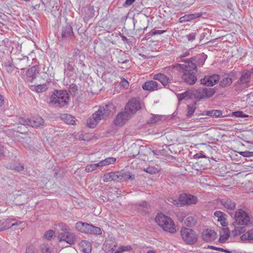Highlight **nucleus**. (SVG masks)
Segmentation results:
<instances>
[{
	"mask_svg": "<svg viewBox=\"0 0 253 253\" xmlns=\"http://www.w3.org/2000/svg\"><path fill=\"white\" fill-rule=\"evenodd\" d=\"M231 216L234 215L235 222L231 226L234 229L232 233L234 236L240 235L244 233L246 228L245 226H248L252 224L251 218L249 214L242 209H239L234 213H230Z\"/></svg>",
	"mask_w": 253,
	"mask_h": 253,
	"instance_id": "f257e3e1",
	"label": "nucleus"
},
{
	"mask_svg": "<svg viewBox=\"0 0 253 253\" xmlns=\"http://www.w3.org/2000/svg\"><path fill=\"white\" fill-rule=\"evenodd\" d=\"M115 106L112 103H108L100 106L99 109L87 120L86 124L89 128H94L101 120H106L113 113Z\"/></svg>",
	"mask_w": 253,
	"mask_h": 253,
	"instance_id": "f03ea898",
	"label": "nucleus"
},
{
	"mask_svg": "<svg viewBox=\"0 0 253 253\" xmlns=\"http://www.w3.org/2000/svg\"><path fill=\"white\" fill-rule=\"evenodd\" d=\"M179 68L182 71L181 78L183 82L187 84L193 85L197 80L196 73L197 72L196 67L191 62L187 64H177L174 67Z\"/></svg>",
	"mask_w": 253,
	"mask_h": 253,
	"instance_id": "7ed1b4c3",
	"label": "nucleus"
},
{
	"mask_svg": "<svg viewBox=\"0 0 253 253\" xmlns=\"http://www.w3.org/2000/svg\"><path fill=\"white\" fill-rule=\"evenodd\" d=\"M69 99V95L66 90H55L50 96L49 103L62 107L68 105Z\"/></svg>",
	"mask_w": 253,
	"mask_h": 253,
	"instance_id": "20e7f679",
	"label": "nucleus"
},
{
	"mask_svg": "<svg viewBox=\"0 0 253 253\" xmlns=\"http://www.w3.org/2000/svg\"><path fill=\"white\" fill-rule=\"evenodd\" d=\"M155 221L165 231L173 233L176 230V226L172 219L162 213L158 214Z\"/></svg>",
	"mask_w": 253,
	"mask_h": 253,
	"instance_id": "39448f33",
	"label": "nucleus"
},
{
	"mask_svg": "<svg viewBox=\"0 0 253 253\" xmlns=\"http://www.w3.org/2000/svg\"><path fill=\"white\" fill-rule=\"evenodd\" d=\"M60 33L61 37L60 41L62 42H69L75 40V35L72 27L69 24L62 26L60 29Z\"/></svg>",
	"mask_w": 253,
	"mask_h": 253,
	"instance_id": "423d86ee",
	"label": "nucleus"
},
{
	"mask_svg": "<svg viewBox=\"0 0 253 253\" xmlns=\"http://www.w3.org/2000/svg\"><path fill=\"white\" fill-rule=\"evenodd\" d=\"M141 108V106L139 101L135 98H132L126 104L125 111L126 114H128L131 117L137 111L140 110Z\"/></svg>",
	"mask_w": 253,
	"mask_h": 253,
	"instance_id": "0eeeda50",
	"label": "nucleus"
},
{
	"mask_svg": "<svg viewBox=\"0 0 253 253\" xmlns=\"http://www.w3.org/2000/svg\"><path fill=\"white\" fill-rule=\"evenodd\" d=\"M153 79L160 82L165 88L173 91L174 86L170 84V80L164 74L159 73L154 76Z\"/></svg>",
	"mask_w": 253,
	"mask_h": 253,
	"instance_id": "6e6552de",
	"label": "nucleus"
},
{
	"mask_svg": "<svg viewBox=\"0 0 253 253\" xmlns=\"http://www.w3.org/2000/svg\"><path fill=\"white\" fill-rule=\"evenodd\" d=\"M131 117L126 113V112H121L118 113L114 120V124L115 126H124L126 122L130 119Z\"/></svg>",
	"mask_w": 253,
	"mask_h": 253,
	"instance_id": "1a4fd4ad",
	"label": "nucleus"
},
{
	"mask_svg": "<svg viewBox=\"0 0 253 253\" xmlns=\"http://www.w3.org/2000/svg\"><path fill=\"white\" fill-rule=\"evenodd\" d=\"M207 58V55L205 54L204 53H202L191 58L185 63L186 64H187L188 63L191 62L197 68V66H201L203 65Z\"/></svg>",
	"mask_w": 253,
	"mask_h": 253,
	"instance_id": "9d476101",
	"label": "nucleus"
},
{
	"mask_svg": "<svg viewBox=\"0 0 253 253\" xmlns=\"http://www.w3.org/2000/svg\"><path fill=\"white\" fill-rule=\"evenodd\" d=\"M220 79V76L216 74H213L209 77H205L201 80V84L207 86H212L216 84Z\"/></svg>",
	"mask_w": 253,
	"mask_h": 253,
	"instance_id": "9b49d317",
	"label": "nucleus"
},
{
	"mask_svg": "<svg viewBox=\"0 0 253 253\" xmlns=\"http://www.w3.org/2000/svg\"><path fill=\"white\" fill-rule=\"evenodd\" d=\"M51 83L52 81L51 80H47L44 84H38L37 85H31L30 88L32 91L37 93H42L45 91Z\"/></svg>",
	"mask_w": 253,
	"mask_h": 253,
	"instance_id": "f8f14e48",
	"label": "nucleus"
},
{
	"mask_svg": "<svg viewBox=\"0 0 253 253\" xmlns=\"http://www.w3.org/2000/svg\"><path fill=\"white\" fill-rule=\"evenodd\" d=\"M92 224L83 221H78L76 224V228L81 232L88 234L90 229L92 228Z\"/></svg>",
	"mask_w": 253,
	"mask_h": 253,
	"instance_id": "ddd939ff",
	"label": "nucleus"
},
{
	"mask_svg": "<svg viewBox=\"0 0 253 253\" xmlns=\"http://www.w3.org/2000/svg\"><path fill=\"white\" fill-rule=\"evenodd\" d=\"M219 203L228 210L233 211L236 209V204L232 200L225 198L219 200Z\"/></svg>",
	"mask_w": 253,
	"mask_h": 253,
	"instance_id": "4468645a",
	"label": "nucleus"
},
{
	"mask_svg": "<svg viewBox=\"0 0 253 253\" xmlns=\"http://www.w3.org/2000/svg\"><path fill=\"white\" fill-rule=\"evenodd\" d=\"M187 194L182 193L180 194L179 197L178 199H173L172 198H170L169 199V201L173 203V205L176 206H184L187 205Z\"/></svg>",
	"mask_w": 253,
	"mask_h": 253,
	"instance_id": "2eb2a0df",
	"label": "nucleus"
},
{
	"mask_svg": "<svg viewBox=\"0 0 253 253\" xmlns=\"http://www.w3.org/2000/svg\"><path fill=\"white\" fill-rule=\"evenodd\" d=\"M144 90L152 91L160 88L157 82L155 81H148L146 82L142 85Z\"/></svg>",
	"mask_w": 253,
	"mask_h": 253,
	"instance_id": "dca6fc26",
	"label": "nucleus"
},
{
	"mask_svg": "<svg viewBox=\"0 0 253 253\" xmlns=\"http://www.w3.org/2000/svg\"><path fill=\"white\" fill-rule=\"evenodd\" d=\"M214 215L217 218V221L220 222V224L223 227H226L228 225L227 215L225 213L216 211L214 212Z\"/></svg>",
	"mask_w": 253,
	"mask_h": 253,
	"instance_id": "f3484780",
	"label": "nucleus"
},
{
	"mask_svg": "<svg viewBox=\"0 0 253 253\" xmlns=\"http://www.w3.org/2000/svg\"><path fill=\"white\" fill-rule=\"evenodd\" d=\"M39 73L38 68L35 66H32L26 71V75L29 78L27 79L29 82L33 81L36 78L37 75Z\"/></svg>",
	"mask_w": 253,
	"mask_h": 253,
	"instance_id": "a211bd4d",
	"label": "nucleus"
},
{
	"mask_svg": "<svg viewBox=\"0 0 253 253\" xmlns=\"http://www.w3.org/2000/svg\"><path fill=\"white\" fill-rule=\"evenodd\" d=\"M30 126L33 127H38L44 126V121L39 116L33 117L30 119Z\"/></svg>",
	"mask_w": 253,
	"mask_h": 253,
	"instance_id": "6ab92c4d",
	"label": "nucleus"
},
{
	"mask_svg": "<svg viewBox=\"0 0 253 253\" xmlns=\"http://www.w3.org/2000/svg\"><path fill=\"white\" fill-rule=\"evenodd\" d=\"M119 178L120 181H127L130 180L132 181L134 179V175L132 174L129 171L125 170L119 171Z\"/></svg>",
	"mask_w": 253,
	"mask_h": 253,
	"instance_id": "aec40b11",
	"label": "nucleus"
},
{
	"mask_svg": "<svg viewBox=\"0 0 253 253\" xmlns=\"http://www.w3.org/2000/svg\"><path fill=\"white\" fill-rule=\"evenodd\" d=\"M202 15L203 14L201 12L185 15L184 16H182L179 18V22L182 23L187 21H190L201 17Z\"/></svg>",
	"mask_w": 253,
	"mask_h": 253,
	"instance_id": "412c9836",
	"label": "nucleus"
},
{
	"mask_svg": "<svg viewBox=\"0 0 253 253\" xmlns=\"http://www.w3.org/2000/svg\"><path fill=\"white\" fill-rule=\"evenodd\" d=\"M119 171L115 172H110L105 173L103 176V181L104 182H109L111 181H119Z\"/></svg>",
	"mask_w": 253,
	"mask_h": 253,
	"instance_id": "4be33fe9",
	"label": "nucleus"
},
{
	"mask_svg": "<svg viewBox=\"0 0 253 253\" xmlns=\"http://www.w3.org/2000/svg\"><path fill=\"white\" fill-rule=\"evenodd\" d=\"M55 225L58 226L60 228L61 230L64 232L62 237H75L73 234L70 232V229L68 225L62 222L55 224Z\"/></svg>",
	"mask_w": 253,
	"mask_h": 253,
	"instance_id": "5701e85b",
	"label": "nucleus"
},
{
	"mask_svg": "<svg viewBox=\"0 0 253 253\" xmlns=\"http://www.w3.org/2000/svg\"><path fill=\"white\" fill-rule=\"evenodd\" d=\"M222 111L219 110H212L204 111L201 115L203 116L206 115L214 118L223 117Z\"/></svg>",
	"mask_w": 253,
	"mask_h": 253,
	"instance_id": "b1692460",
	"label": "nucleus"
},
{
	"mask_svg": "<svg viewBox=\"0 0 253 253\" xmlns=\"http://www.w3.org/2000/svg\"><path fill=\"white\" fill-rule=\"evenodd\" d=\"M250 73L249 72H244L242 73L241 77L237 82L236 86L237 84H246L250 82Z\"/></svg>",
	"mask_w": 253,
	"mask_h": 253,
	"instance_id": "393cba45",
	"label": "nucleus"
},
{
	"mask_svg": "<svg viewBox=\"0 0 253 253\" xmlns=\"http://www.w3.org/2000/svg\"><path fill=\"white\" fill-rule=\"evenodd\" d=\"M80 247L84 253H89L91 251L92 247L89 241L83 240L79 244Z\"/></svg>",
	"mask_w": 253,
	"mask_h": 253,
	"instance_id": "a878e982",
	"label": "nucleus"
},
{
	"mask_svg": "<svg viewBox=\"0 0 253 253\" xmlns=\"http://www.w3.org/2000/svg\"><path fill=\"white\" fill-rule=\"evenodd\" d=\"M195 231L192 229L182 227L180 230L181 237H194Z\"/></svg>",
	"mask_w": 253,
	"mask_h": 253,
	"instance_id": "bb28decb",
	"label": "nucleus"
},
{
	"mask_svg": "<svg viewBox=\"0 0 253 253\" xmlns=\"http://www.w3.org/2000/svg\"><path fill=\"white\" fill-rule=\"evenodd\" d=\"M18 67L17 69L20 70L24 69L26 67L29 66V58L27 56H24L23 58H19Z\"/></svg>",
	"mask_w": 253,
	"mask_h": 253,
	"instance_id": "cd10ccee",
	"label": "nucleus"
},
{
	"mask_svg": "<svg viewBox=\"0 0 253 253\" xmlns=\"http://www.w3.org/2000/svg\"><path fill=\"white\" fill-rule=\"evenodd\" d=\"M75 238H60L59 240V245L62 248L68 247L69 245H73L75 244Z\"/></svg>",
	"mask_w": 253,
	"mask_h": 253,
	"instance_id": "c85d7f7f",
	"label": "nucleus"
},
{
	"mask_svg": "<svg viewBox=\"0 0 253 253\" xmlns=\"http://www.w3.org/2000/svg\"><path fill=\"white\" fill-rule=\"evenodd\" d=\"M194 97L196 99H204V94L203 88H200L198 89L191 90V97Z\"/></svg>",
	"mask_w": 253,
	"mask_h": 253,
	"instance_id": "c756f323",
	"label": "nucleus"
},
{
	"mask_svg": "<svg viewBox=\"0 0 253 253\" xmlns=\"http://www.w3.org/2000/svg\"><path fill=\"white\" fill-rule=\"evenodd\" d=\"M116 244H114L113 245L109 247V249H110L113 253H122L124 252L130 251L131 250V248L130 246H122L120 247L117 251L114 252V248L116 247Z\"/></svg>",
	"mask_w": 253,
	"mask_h": 253,
	"instance_id": "7c9ffc66",
	"label": "nucleus"
},
{
	"mask_svg": "<svg viewBox=\"0 0 253 253\" xmlns=\"http://www.w3.org/2000/svg\"><path fill=\"white\" fill-rule=\"evenodd\" d=\"M2 222V230L8 229L11 227L19 224L17 222H14L13 220L6 219L1 220Z\"/></svg>",
	"mask_w": 253,
	"mask_h": 253,
	"instance_id": "2f4dec72",
	"label": "nucleus"
},
{
	"mask_svg": "<svg viewBox=\"0 0 253 253\" xmlns=\"http://www.w3.org/2000/svg\"><path fill=\"white\" fill-rule=\"evenodd\" d=\"M203 90L205 98H209L217 91V89L216 87L214 88L204 87Z\"/></svg>",
	"mask_w": 253,
	"mask_h": 253,
	"instance_id": "473e14b6",
	"label": "nucleus"
},
{
	"mask_svg": "<svg viewBox=\"0 0 253 253\" xmlns=\"http://www.w3.org/2000/svg\"><path fill=\"white\" fill-rule=\"evenodd\" d=\"M9 167L11 169L14 170L19 172H21L24 169V167L23 165L17 162H14L12 164H10Z\"/></svg>",
	"mask_w": 253,
	"mask_h": 253,
	"instance_id": "72a5a7b5",
	"label": "nucleus"
},
{
	"mask_svg": "<svg viewBox=\"0 0 253 253\" xmlns=\"http://www.w3.org/2000/svg\"><path fill=\"white\" fill-rule=\"evenodd\" d=\"M61 119L68 124L73 125L75 124V118L71 115L63 114L61 116Z\"/></svg>",
	"mask_w": 253,
	"mask_h": 253,
	"instance_id": "f704fd0d",
	"label": "nucleus"
},
{
	"mask_svg": "<svg viewBox=\"0 0 253 253\" xmlns=\"http://www.w3.org/2000/svg\"><path fill=\"white\" fill-rule=\"evenodd\" d=\"M136 208L138 211L146 212L148 209L149 205L146 201H142L136 204Z\"/></svg>",
	"mask_w": 253,
	"mask_h": 253,
	"instance_id": "c9c22d12",
	"label": "nucleus"
},
{
	"mask_svg": "<svg viewBox=\"0 0 253 253\" xmlns=\"http://www.w3.org/2000/svg\"><path fill=\"white\" fill-rule=\"evenodd\" d=\"M197 220L193 216H189L184 222V224L188 227H193L196 225Z\"/></svg>",
	"mask_w": 253,
	"mask_h": 253,
	"instance_id": "e433bc0d",
	"label": "nucleus"
},
{
	"mask_svg": "<svg viewBox=\"0 0 253 253\" xmlns=\"http://www.w3.org/2000/svg\"><path fill=\"white\" fill-rule=\"evenodd\" d=\"M177 97L179 101H180L184 99L192 98L191 97V90H188L182 93L177 94Z\"/></svg>",
	"mask_w": 253,
	"mask_h": 253,
	"instance_id": "4c0bfd02",
	"label": "nucleus"
},
{
	"mask_svg": "<svg viewBox=\"0 0 253 253\" xmlns=\"http://www.w3.org/2000/svg\"><path fill=\"white\" fill-rule=\"evenodd\" d=\"M202 235L205 237H215L216 233L211 228H207L203 230Z\"/></svg>",
	"mask_w": 253,
	"mask_h": 253,
	"instance_id": "58836bf2",
	"label": "nucleus"
},
{
	"mask_svg": "<svg viewBox=\"0 0 253 253\" xmlns=\"http://www.w3.org/2000/svg\"><path fill=\"white\" fill-rule=\"evenodd\" d=\"M232 83V80L229 77L223 78L220 82L219 85L222 87L229 86Z\"/></svg>",
	"mask_w": 253,
	"mask_h": 253,
	"instance_id": "ea45409f",
	"label": "nucleus"
},
{
	"mask_svg": "<svg viewBox=\"0 0 253 253\" xmlns=\"http://www.w3.org/2000/svg\"><path fill=\"white\" fill-rule=\"evenodd\" d=\"M161 120V116L158 115H152L147 120V124H154Z\"/></svg>",
	"mask_w": 253,
	"mask_h": 253,
	"instance_id": "a19ab883",
	"label": "nucleus"
},
{
	"mask_svg": "<svg viewBox=\"0 0 253 253\" xmlns=\"http://www.w3.org/2000/svg\"><path fill=\"white\" fill-rule=\"evenodd\" d=\"M187 205L195 204L197 202V198L196 196L190 194H187Z\"/></svg>",
	"mask_w": 253,
	"mask_h": 253,
	"instance_id": "79ce46f5",
	"label": "nucleus"
},
{
	"mask_svg": "<svg viewBox=\"0 0 253 253\" xmlns=\"http://www.w3.org/2000/svg\"><path fill=\"white\" fill-rule=\"evenodd\" d=\"M92 228L90 229L89 233L88 234H92L94 235H99L102 234V229L97 226L92 225Z\"/></svg>",
	"mask_w": 253,
	"mask_h": 253,
	"instance_id": "37998d69",
	"label": "nucleus"
},
{
	"mask_svg": "<svg viewBox=\"0 0 253 253\" xmlns=\"http://www.w3.org/2000/svg\"><path fill=\"white\" fill-rule=\"evenodd\" d=\"M196 109V107L195 105H188L187 106L186 116L190 118L193 115Z\"/></svg>",
	"mask_w": 253,
	"mask_h": 253,
	"instance_id": "c03bdc74",
	"label": "nucleus"
},
{
	"mask_svg": "<svg viewBox=\"0 0 253 253\" xmlns=\"http://www.w3.org/2000/svg\"><path fill=\"white\" fill-rule=\"evenodd\" d=\"M116 161V158L113 157H109L101 161L102 165L103 166L109 165L111 164H114Z\"/></svg>",
	"mask_w": 253,
	"mask_h": 253,
	"instance_id": "a18cd8bd",
	"label": "nucleus"
},
{
	"mask_svg": "<svg viewBox=\"0 0 253 253\" xmlns=\"http://www.w3.org/2000/svg\"><path fill=\"white\" fill-rule=\"evenodd\" d=\"M69 89L70 92L74 95H75L78 93L79 90L78 86L75 84H70Z\"/></svg>",
	"mask_w": 253,
	"mask_h": 253,
	"instance_id": "49530a36",
	"label": "nucleus"
},
{
	"mask_svg": "<svg viewBox=\"0 0 253 253\" xmlns=\"http://www.w3.org/2000/svg\"><path fill=\"white\" fill-rule=\"evenodd\" d=\"M18 122L23 126H30V119L22 117H19L17 120Z\"/></svg>",
	"mask_w": 253,
	"mask_h": 253,
	"instance_id": "de8ad7c7",
	"label": "nucleus"
},
{
	"mask_svg": "<svg viewBox=\"0 0 253 253\" xmlns=\"http://www.w3.org/2000/svg\"><path fill=\"white\" fill-rule=\"evenodd\" d=\"M41 251L42 253H52V249L47 244L41 246Z\"/></svg>",
	"mask_w": 253,
	"mask_h": 253,
	"instance_id": "09e8293b",
	"label": "nucleus"
},
{
	"mask_svg": "<svg viewBox=\"0 0 253 253\" xmlns=\"http://www.w3.org/2000/svg\"><path fill=\"white\" fill-rule=\"evenodd\" d=\"M94 15V9L93 7H89L87 10L85 12V17L90 18Z\"/></svg>",
	"mask_w": 253,
	"mask_h": 253,
	"instance_id": "8fccbe9b",
	"label": "nucleus"
},
{
	"mask_svg": "<svg viewBox=\"0 0 253 253\" xmlns=\"http://www.w3.org/2000/svg\"><path fill=\"white\" fill-rule=\"evenodd\" d=\"M232 116L238 118H247L249 115L244 114L242 111H238L232 113Z\"/></svg>",
	"mask_w": 253,
	"mask_h": 253,
	"instance_id": "3c124183",
	"label": "nucleus"
},
{
	"mask_svg": "<svg viewBox=\"0 0 253 253\" xmlns=\"http://www.w3.org/2000/svg\"><path fill=\"white\" fill-rule=\"evenodd\" d=\"M184 242L188 245H193L197 241V238H182Z\"/></svg>",
	"mask_w": 253,
	"mask_h": 253,
	"instance_id": "603ef678",
	"label": "nucleus"
},
{
	"mask_svg": "<svg viewBox=\"0 0 253 253\" xmlns=\"http://www.w3.org/2000/svg\"><path fill=\"white\" fill-rule=\"evenodd\" d=\"M26 253H38V250L33 245H30L26 248Z\"/></svg>",
	"mask_w": 253,
	"mask_h": 253,
	"instance_id": "864d4df0",
	"label": "nucleus"
},
{
	"mask_svg": "<svg viewBox=\"0 0 253 253\" xmlns=\"http://www.w3.org/2000/svg\"><path fill=\"white\" fill-rule=\"evenodd\" d=\"M144 170L150 174H155L158 172L157 169L150 167L145 169Z\"/></svg>",
	"mask_w": 253,
	"mask_h": 253,
	"instance_id": "5fc2aeb1",
	"label": "nucleus"
},
{
	"mask_svg": "<svg viewBox=\"0 0 253 253\" xmlns=\"http://www.w3.org/2000/svg\"><path fill=\"white\" fill-rule=\"evenodd\" d=\"M95 169H96V167L93 164L87 165L85 168V171L87 172H92Z\"/></svg>",
	"mask_w": 253,
	"mask_h": 253,
	"instance_id": "6e6d98bb",
	"label": "nucleus"
},
{
	"mask_svg": "<svg viewBox=\"0 0 253 253\" xmlns=\"http://www.w3.org/2000/svg\"><path fill=\"white\" fill-rule=\"evenodd\" d=\"M239 153L244 157H250L253 156V152L250 151H241Z\"/></svg>",
	"mask_w": 253,
	"mask_h": 253,
	"instance_id": "4d7b16f0",
	"label": "nucleus"
},
{
	"mask_svg": "<svg viewBox=\"0 0 253 253\" xmlns=\"http://www.w3.org/2000/svg\"><path fill=\"white\" fill-rule=\"evenodd\" d=\"M55 232L53 230L49 229L44 233L43 237H52Z\"/></svg>",
	"mask_w": 253,
	"mask_h": 253,
	"instance_id": "13d9d810",
	"label": "nucleus"
},
{
	"mask_svg": "<svg viewBox=\"0 0 253 253\" xmlns=\"http://www.w3.org/2000/svg\"><path fill=\"white\" fill-rule=\"evenodd\" d=\"M186 216L187 214L186 213V212H180L177 214L178 220L181 222H182V221L184 220V219L186 217Z\"/></svg>",
	"mask_w": 253,
	"mask_h": 253,
	"instance_id": "bf43d9fd",
	"label": "nucleus"
},
{
	"mask_svg": "<svg viewBox=\"0 0 253 253\" xmlns=\"http://www.w3.org/2000/svg\"><path fill=\"white\" fill-rule=\"evenodd\" d=\"M239 242L244 243H253V238H239Z\"/></svg>",
	"mask_w": 253,
	"mask_h": 253,
	"instance_id": "052dcab7",
	"label": "nucleus"
},
{
	"mask_svg": "<svg viewBox=\"0 0 253 253\" xmlns=\"http://www.w3.org/2000/svg\"><path fill=\"white\" fill-rule=\"evenodd\" d=\"M196 33H191L186 36V38L188 41H193L195 39Z\"/></svg>",
	"mask_w": 253,
	"mask_h": 253,
	"instance_id": "680f3d73",
	"label": "nucleus"
},
{
	"mask_svg": "<svg viewBox=\"0 0 253 253\" xmlns=\"http://www.w3.org/2000/svg\"><path fill=\"white\" fill-rule=\"evenodd\" d=\"M120 85L122 86H123L124 88H126L127 87V86L129 85V84L128 82L125 78H123V79H122Z\"/></svg>",
	"mask_w": 253,
	"mask_h": 253,
	"instance_id": "e2e57ef3",
	"label": "nucleus"
},
{
	"mask_svg": "<svg viewBox=\"0 0 253 253\" xmlns=\"http://www.w3.org/2000/svg\"><path fill=\"white\" fill-rule=\"evenodd\" d=\"M166 32V30H155L152 31V35H161L163 33H165Z\"/></svg>",
	"mask_w": 253,
	"mask_h": 253,
	"instance_id": "0e129e2a",
	"label": "nucleus"
},
{
	"mask_svg": "<svg viewBox=\"0 0 253 253\" xmlns=\"http://www.w3.org/2000/svg\"><path fill=\"white\" fill-rule=\"evenodd\" d=\"M67 70L69 72H72L74 71V68L73 65L70 63V62H69L66 65Z\"/></svg>",
	"mask_w": 253,
	"mask_h": 253,
	"instance_id": "69168bd1",
	"label": "nucleus"
},
{
	"mask_svg": "<svg viewBox=\"0 0 253 253\" xmlns=\"http://www.w3.org/2000/svg\"><path fill=\"white\" fill-rule=\"evenodd\" d=\"M4 156V148L1 143H0V160H1Z\"/></svg>",
	"mask_w": 253,
	"mask_h": 253,
	"instance_id": "338daca9",
	"label": "nucleus"
},
{
	"mask_svg": "<svg viewBox=\"0 0 253 253\" xmlns=\"http://www.w3.org/2000/svg\"><path fill=\"white\" fill-rule=\"evenodd\" d=\"M78 56H80V50L79 49L76 48L74 49V51L73 53V56L76 57Z\"/></svg>",
	"mask_w": 253,
	"mask_h": 253,
	"instance_id": "774afa93",
	"label": "nucleus"
}]
</instances>
